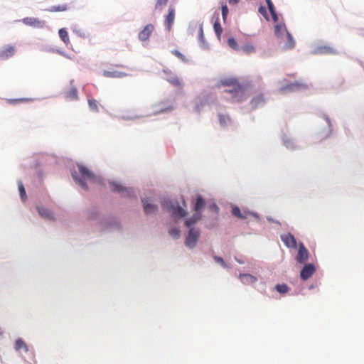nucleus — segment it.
<instances>
[{
	"mask_svg": "<svg viewBox=\"0 0 364 364\" xmlns=\"http://www.w3.org/2000/svg\"><path fill=\"white\" fill-rule=\"evenodd\" d=\"M18 186L21 197L23 200H25L26 198V193L24 186L21 182H18Z\"/></svg>",
	"mask_w": 364,
	"mask_h": 364,
	"instance_id": "473e14b6",
	"label": "nucleus"
},
{
	"mask_svg": "<svg viewBox=\"0 0 364 364\" xmlns=\"http://www.w3.org/2000/svg\"><path fill=\"white\" fill-rule=\"evenodd\" d=\"M239 279L246 285L253 284L257 281V277L250 274H240Z\"/></svg>",
	"mask_w": 364,
	"mask_h": 364,
	"instance_id": "2eb2a0df",
	"label": "nucleus"
},
{
	"mask_svg": "<svg viewBox=\"0 0 364 364\" xmlns=\"http://www.w3.org/2000/svg\"><path fill=\"white\" fill-rule=\"evenodd\" d=\"M218 117H219L220 124L223 127L226 126L230 122V119L228 116H225L223 114H219Z\"/></svg>",
	"mask_w": 364,
	"mask_h": 364,
	"instance_id": "c85d7f7f",
	"label": "nucleus"
},
{
	"mask_svg": "<svg viewBox=\"0 0 364 364\" xmlns=\"http://www.w3.org/2000/svg\"><path fill=\"white\" fill-rule=\"evenodd\" d=\"M319 52L321 53H328V54H337V51L333 48H331V47H327V46H324V47H321L319 48Z\"/></svg>",
	"mask_w": 364,
	"mask_h": 364,
	"instance_id": "bb28decb",
	"label": "nucleus"
},
{
	"mask_svg": "<svg viewBox=\"0 0 364 364\" xmlns=\"http://www.w3.org/2000/svg\"><path fill=\"white\" fill-rule=\"evenodd\" d=\"M59 36L60 39L65 43L66 45L70 43V38L67 31L65 28H60L58 31Z\"/></svg>",
	"mask_w": 364,
	"mask_h": 364,
	"instance_id": "5701e85b",
	"label": "nucleus"
},
{
	"mask_svg": "<svg viewBox=\"0 0 364 364\" xmlns=\"http://www.w3.org/2000/svg\"><path fill=\"white\" fill-rule=\"evenodd\" d=\"M23 24L37 28H42L45 26V21L35 17H26L22 20Z\"/></svg>",
	"mask_w": 364,
	"mask_h": 364,
	"instance_id": "0eeeda50",
	"label": "nucleus"
},
{
	"mask_svg": "<svg viewBox=\"0 0 364 364\" xmlns=\"http://www.w3.org/2000/svg\"><path fill=\"white\" fill-rule=\"evenodd\" d=\"M172 53L176 56L178 58H179L180 60H181L183 62H186L187 61V59L185 57L184 55H183L181 52H179L178 50H174L172 51Z\"/></svg>",
	"mask_w": 364,
	"mask_h": 364,
	"instance_id": "c9c22d12",
	"label": "nucleus"
},
{
	"mask_svg": "<svg viewBox=\"0 0 364 364\" xmlns=\"http://www.w3.org/2000/svg\"><path fill=\"white\" fill-rule=\"evenodd\" d=\"M283 39L285 41L284 46L285 49H291L294 47V40L289 32L285 34V36Z\"/></svg>",
	"mask_w": 364,
	"mask_h": 364,
	"instance_id": "aec40b11",
	"label": "nucleus"
},
{
	"mask_svg": "<svg viewBox=\"0 0 364 364\" xmlns=\"http://www.w3.org/2000/svg\"><path fill=\"white\" fill-rule=\"evenodd\" d=\"M104 76L107 77H122L125 75L124 73L119 72V71H108L106 70L104 72Z\"/></svg>",
	"mask_w": 364,
	"mask_h": 364,
	"instance_id": "393cba45",
	"label": "nucleus"
},
{
	"mask_svg": "<svg viewBox=\"0 0 364 364\" xmlns=\"http://www.w3.org/2000/svg\"><path fill=\"white\" fill-rule=\"evenodd\" d=\"M287 33H288V31L284 24H277L275 26V34L277 37L283 39Z\"/></svg>",
	"mask_w": 364,
	"mask_h": 364,
	"instance_id": "6ab92c4d",
	"label": "nucleus"
},
{
	"mask_svg": "<svg viewBox=\"0 0 364 364\" xmlns=\"http://www.w3.org/2000/svg\"><path fill=\"white\" fill-rule=\"evenodd\" d=\"M67 10V6L66 5H61L58 6H53L51 11H64Z\"/></svg>",
	"mask_w": 364,
	"mask_h": 364,
	"instance_id": "ea45409f",
	"label": "nucleus"
},
{
	"mask_svg": "<svg viewBox=\"0 0 364 364\" xmlns=\"http://www.w3.org/2000/svg\"><path fill=\"white\" fill-rule=\"evenodd\" d=\"M276 224L281 225V223L279 222H276Z\"/></svg>",
	"mask_w": 364,
	"mask_h": 364,
	"instance_id": "8fccbe9b",
	"label": "nucleus"
},
{
	"mask_svg": "<svg viewBox=\"0 0 364 364\" xmlns=\"http://www.w3.org/2000/svg\"><path fill=\"white\" fill-rule=\"evenodd\" d=\"M168 82H170L172 85L175 86H180L181 85V81L177 77H172L167 80Z\"/></svg>",
	"mask_w": 364,
	"mask_h": 364,
	"instance_id": "4c0bfd02",
	"label": "nucleus"
},
{
	"mask_svg": "<svg viewBox=\"0 0 364 364\" xmlns=\"http://www.w3.org/2000/svg\"><path fill=\"white\" fill-rule=\"evenodd\" d=\"M88 105H89V107L91 110L96 112H98L97 103L95 99L89 98L88 99Z\"/></svg>",
	"mask_w": 364,
	"mask_h": 364,
	"instance_id": "c756f323",
	"label": "nucleus"
},
{
	"mask_svg": "<svg viewBox=\"0 0 364 364\" xmlns=\"http://www.w3.org/2000/svg\"><path fill=\"white\" fill-rule=\"evenodd\" d=\"M284 143L287 148H294V142L291 140H286L284 141Z\"/></svg>",
	"mask_w": 364,
	"mask_h": 364,
	"instance_id": "a18cd8bd",
	"label": "nucleus"
},
{
	"mask_svg": "<svg viewBox=\"0 0 364 364\" xmlns=\"http://www.w3.org/2000/svg\"><path fill=\"white\" fill-rule=\"evenodd\" d=\"M200 232L198 229H189V232L186 238V246L189 248H193L197 242Z\"/></svg>",
	"mask_w": 364,
	"mask_h": 364,
	"instance_id": "423d86ee",
	"label": "nucleus"
},
{
	"mask_svg": "<svg viewBox=\"0 0 364 364\" xmlns=\"http://www.w3.org/2000/svg\"><path fill=\"white\" fill-rule=\"evenodd\" d=\"M31 100L29 98L10 99V100H9V102L11 105H16L19 102H29Z\"/></svg>",
	"mask_w": 364,
	"mask_h": 364,
	"instance_id": "72a5a7b5",
	"label": "nucleus"
},
{
	"mask_svg": "<svg viewBox=\"0 0 364 364\" xmlns=\"http://www.w3.org/2000/svg\"><path fill=\"white\" fill-rule=\"evenodd\" d=\"M218 86H225L229 87V89L225 90V92L230 94L231 96L230 97H227V99L233 102L238 101L239 98L243 95L244 92L242 87L235 79L233 78H228L220 80Z\"/></svg>",
	"mask_w": 364,
	"mask_h": 364,
	"instance_id": "f257e3e1",
	"label": "nucleus"
},
{
	"mask_svg": "<svg viewBox=\"0 0 364 364\" xmlns=\"http://www.w3.org/2000/svg\"><path fill=\"white\" fill-rule=\"evenodd\" d=\"M168 0H157L156 5H155V9L161 11L164 6L166 5Z\"/></svg>",
	"mask_w": 364,
	"mask_h": 364,
	"instance_id": "2f4dec72",
	"label": "nucleus"
},
{
	"mask_svg": "<svg viewBox=\"0 0 364 364\" xmlns=\"http://www.w3.org/2000/svg\"><path fill=\"white\" fill-rule=\"evenodd\" d=\"M205 202L200 196H198L194 205L195 213L185 221V225L187 227L195 225L198 221L201 219V212L205 208Z\"/></svg>",
	"mask_w": 364,
	"mask_h": 364,
	"instance_id": "7ed1b4c3",
	"label": "nucleus"
},
{
	"mask_svg": "<svg viewBox=\"0 0 364 364\" xmlns=\"http://www.w3.org/2000/svg\"><path fill=\"white\" fill-rule=\"evenodd\" d=\"M164 102L161 104V105H163ZM173 109V106L171 103H169L168 105L161 106L158 112H170Z\"/></svg>",
	"mask_w": 364,
	"mask_h": 364,
	"instance_id": "7c9ffc66",
	"label": "nucleus"
},
{
	"mask_svg": "<svg viewBox=\"0 0 364 364\" xmlns=\"http://www.w3.org/2000/svg\"><path fill=\"white\" fill-rule=\"evenodd\" d=\"M142 203H143L144 212L146 214L154 213L157 210V207L156 205L149 203V200L146 199L142 200Z\"/></svg>",
	"mask_w": 364,
	"mask_h": 364,
	"instance_id": "a211bd4d",
	"label": "nucleus"
},
{
	"mask_svg": "<svg viewBox=\"0 0 364 364\" xmlns=\"http://www.w3.org/2000/svg\"><path fill=\"white\" fill-rule=\"evenodd\" d=\"M38 211L40 215L46 220H53L54 215L51 210L44 207H38Z\"/></svg>",
	"mask_w": 364,
	"mask_h": 364,
	"instance_id": "dca6fc26",
	"label": "nucleus"
},
{
	"mask_svg": "<svg viewBox=\"0 0 364 364\" xmlns=\"http://www.w3.org/2000/svg\"><path fill=\"white\" fill-rule=\"evenodd\" d=\"M77 167L81 177L78 178L73 173L72 174L73 177L83 189L87 190V186L86 184V181H87L90 182H95L96 181V176L86 166L82 164H78Z\"/></svg>",
	"mask_w": 364,
	"mask_h": 364,
	"instance_id": "f03ea898",
	"label": "nucleus"
},
{
	"mask_svg": "<svg viewBox=\"0 0 364 364\" xmlns=\"http://www.w3.org/2000/svg\"><path fill=\"white\" fill-rule=\"evenodd\" d=\"M15 348L17 350H22V349L24 350L25 351L28 350V348H27L26 344L21 339H18L16 341Z\"/></svg>",
	"mask_w": 364,
	"mask_h": 364,
	"instance_id": "a878e982",
	"label": "nucleus"
},
{
	"mask_svg": "<svg viewBox=\"0 0 364 364\" xmlns=\"http://www.w3.org/2000/svg\"><path fill=\"white\" fill-rule=\"evenodd\" d=\"M275 289L280 294H285V293L288 292V291L289 289V287L285 284H277L275 286Z\"/></svg>",
	"mask_w": 364,
	"mask_h": 364,
	"instance_id": "cd10ccee",
	"label": "nucleus"
},
{
	"mask_svg": "<svg viewBox=\"0 0 364 364\" xmlns=\"http://www.w3.org/2000/svg\"><path fill=\"white\" fill-rule=\"evenodd\" d=\"M111 186L112 191L122 193L124 196H131L133 193L132 188L123 187L116 183H111Z\"/></svg>",
	"mask_w": 364,
	"mask_h": 364,
	"instance_id": "f8f14e48",
	"label": "nucleus"
},
{
	"mask_svg": "<svg viewBox=\"0 0 364 364\" xmlns=\"http://www.w3.org/2000/svg\"><path fill=\"white\" fill-rule=\"evenodd\" d=\"M168 233L173 237L177 238L179 236L180 231L179 229H170Z\"/></svg>",
	"mask_w": 364,
	"mask_h": 364,
	"instance_id": "a19ab883",
	"label": "nucleus"
},
{
	"mask_svg": "<svg viewBox=\"0 0 364 364\" xmlns=\"http://www.w3.org/2000/svg\"><path fill=\"white\" fill-rule=\"evenodd\" d=\"M175 19V9L172 6L169 7L168 13L165 16L164 25L168 31H171Z\"/></svg>",
	"mask_w": 364,
	"mask_h": 364,
	"instance_id": "1a4fd4ad",
	"label": "nucleus"
},
{
	"mask_svg": "<svg viewBox=\"0 0 364 364\" xmlns=\"http://www.w3.org/2000/svg\"><path fill=\"white\" fill-rule=\"evenodd\" d=\"M308 259L309 252L304 247V245L302 243H301L299 245V251L296 257V259L299 263L303 264L306 262L308 260Z\"/></svg>",
	"mask_w": 364,
	"mask_h": 364,
	"instance_id": "9d476101",
	"label": "nucleus"
},
{
	"mask_svg": "<svg viewBox=\"0 0 364 364\" xmlns=\"http://www.w3.org/2000/svg\"><path fill=\"white\" fill-rule=\"evenodd\" d=\"M264 102L265 100L263 95H258L251 100L250 103L252 108L255 109L258 107L260 105H263Z\"/></svg>",
	"mask_w": 364,
	"mask_h": 364,
	"instance_id": "412c9836",
	"label": "nucleus"
},
{
	"mask_svg": "<svg viewBox=\"0 0 364 364\" xmlns=\"http://www.w3.org/2000/svg\"><path fill=\"white\" fill-rule=\"evenodd\" d=\"M242 50L247 53V54H250V53H252L255 51V48L252 46L251 45H246L245 46L242 47Z\"/></svg>",
	"mask_w": 364,
	"mask_h": 364,
	"instance_id": "58836bf2",
	"label": "nucleus"
},
{
	"mask_svg": "<svg viewBox=\"0 0 364 364\" xmlns=\"http://www.w3.org/2000/svg\"><path fill=\"white\" fill-rule=\"evenodd\" d=\"M304 87L305 85L302 83L293 82L285 85L281 90L284 92L287 91L293 92Z\"/></svg>",
	"mask_w": 364,
	"mask_h": 364,
	"instance_id": "f3484780",
	"label": "nucleus"
},
{
	"mask_svg": "<svg viewBox=\"0 0 364 364\" xmlns=\"http://www.w3.org/2000/svg\"><path fill=\"white\" fill-rule=\"evenodd\" d=\"M269 12L271 13V15L272 16V18L274 20V21H278V16L276 14V11L274 9V8H272V9H269Z\"/></svg>",
	"mask_w": 364,
	"mask_h": 364,
	"instance_id": "c03bdc74",
	"label": "nucleus"
},
{
	"mask_svg": "<svg viewBox=\"0 0 364 364\" xmlns=\"http://www.w3.org/2000/svg\"><path fill=\"white\" fill-rule=\"evenodd\" d=\"M239 1L240 0H229V3L235 4H237L239 2Z\"/></svg>",
	"mask_w": 364,
	"mask_h": 364,
	"instance_id": "09e8293b",
	"label": "nucleus"
},
{
	"mask_svg": "<svg viewBox=\"0 0 364 364\" xmlns=\"http://www.w3.org/2000/svg\"><path fill=\"white\" fill-rule=\"evenodd\" d=\"M221 11L223 19L224 21H225L229 12L228 6L226 5H223L221 8Z\"/></svg>",
	"mask_w": 364,
	"mask_h": 364,
	"instance_id": "e433bc0d",
	"label": "nucleus"
},
{
	"mask_svg": "<svg viewBox=\"0 0 364 364\" xmlns=\"http://www.w3.org/2000/svg\"><path fill=\"white\" fill-rule=\"evenodd\" d=\"M214 260H215L216 262H218V263H219L220 264H221L223 267H226V264H225V262L224 259H223L222 257H218V256H215V257H214Z\"/></svg>",
	"mask_w": 364,
	"mask_h": 364,
	"instance_id": "37998d69",
	"label": "nucleus"
},
{
	"mask_svg": "<svg viewBox=\"0 0 364 364\" xmlns=\"http://www.w3.org/2000/svg\"><path fill=\"white\" fill-rule=\"evenodd\" d=\"M281 239L284 245L289 248H294L296 247V241L294 237L291 234L282 235Z\"/></svg>",
	"mask_w": 364,
	"mask_h": 364,
	"instance_id": "4468645a",
	"label": "nucleus"
},
{
	"mask_svg": "<svg viewBox=\"0 0 364 364\" xmlns=\"http://www.w3.org/2000/svg\"><path fill=\"white\" fill-rule=\"evenodd\" d=\"M258 11L260 14H262L266 19L268 20L267 13L266 8L263 6H261L258 9Z\"/></svg>",
	"mask_w": 364,
	"mask_h": 364,
	"instance_id": "79ce46f5",
	"label": "nucleus"
},
{
	"mask_svg": "<svg viewBox=\"0 0 364 364\" xmlns=\"http://www.w3.org/2000/svg\"><path fill=\"white\" fill-rule=\"evenodd\" d=\"M266 2L267 4L268 9L274 7L271 0H266Z\"/></svg>",
	"mask_w": 364,
	"mask_h": 364,
	"instance_id": "de8ad7c7",
	"label": "nucleus"
},
{
	"mask_svg": "<svg viewBox=\"0 0 364 364\" xmlns=\"http://www.w3.org/2000/svg\"><path fill=\"white\" fill-rule=\"evenodd\" d=\"M316 267L313 264H306L301 271L300 277L303 280H307L315 272Z\"/></svg>",
	"mask_w": 364,
	"mask_h": 364,
	"instance_id": "6e6552de",
	"label": "nucleus"
},
{
	"mask_svg": "<svg viewBox=\"0 0 364 364\" xmlns=\"http://www.w3.org/2000/svg\"><path fill=\"white\" fill-rule=\"evenodd\" d=\"M154 25L149 23V24H147L144 28L143 30H141L139 33V35H138V37H139V39L141 41H147L151 34L152 33V32L154 31Z\"/></svg>",
	"mask_w": 364,
	"mask_h": 364,
	"instance_id": "9b49d317",
	"label": "nucleus"
},
{
	"mask_svg": "<svg viewBox=\"0 0 364 364\" xmlns=\"http://www.w3.org/2000/svg\"><path fill=\"white\" fill-rule=\"evenodd\" d=\"M231 208L232 215L238 219L245 220L249 219L250 218H258L257 214L253 212L245 209H240L239 207L236 205H232Z\"/></svg>",
	"mask_w": 364,
	"mask_h": 364,
	"instance_id": "39448f33",
	"label": "nucleus"
},
{
	"mask_svg": "<svg viewBox=\"0 0 364 364\" xmlns=\"http://www.w3.org/2000/svg\"><path fill=\"white\" fill-rule=\"evenodd\" d=\"M65 97L67 100H77L78 95H77V90L76 87H73L65 92Z\"/></svg>",
	"mask_w": 364,
	"mask_h": 364,
	"instance_id": "4be33fe9",
	"label": "nucleus"
},
{
	"mask_svg": "<svg viewBox=\"0 0 364 364\" xmlns=\"http://www.w3.org/2000/svg\"><path fill=\"white\" fill-rule=\"evenodd\" d=\"M16 49L13 46H8L0 51V60H6L15 54Z\"/></svg>",
	"mask_w": 364,
	"mask_h": 364,
	"instance_id": "ddd939ff",
	"label": "nucleus"
},
{
	"mask_svg": "<svg viewBox=\"0 0 364 364\" xmlns=\"http://www.w3.org/2000/svg\"><path fill=\"white\" fill-rule=\"evenodd\" d=\"M213 28H214V31H215L218 38H220V36L222 34V32H223V28H222V27L220 26V23L219 22L218 15L217 16L216 20L214 22Z\"/></svg>",
	"mask_w": 364,
	"mask_h": 364,
	"instance_id": "b1692460",
	"label": "nucleus"
},
{
	"mask_svg": "<svg viewBox=\"0 0 364 364\" xmlns=\"http://www.w3.org/2000/svg\"><path fill=\"white\" fill-rule=\"evenodd\" d=\"M228 45L232 49H235V50L238 49L237 43L233 38H230L228 40Z\"/></svg>",
	"mask_w": 364,
	"mask_h": 364,
	"instance_id": "f704fd0d",
	"label": "nucleus"
},
{
	"mask_svg": "<svg viewBox=\"0 0 364 364\" xmlns=\"http://www.w3.org/2000/svg\"><path fill=\"white\" fill-rule=\"evenodd\" d=\"M164 208L171 212V215L175 218H182L187 214L186 211L178 204L175 205L171 201L164 200L162 204Z\"/></svg>",
	"mask_w": 364,
	"mask_h": 364,
	"instance_id": "20e7f679",
	"label": "nucleus"
},
{
	"mask_svg": "<svg viewBox=\"0 0 364 364\" xmlns=\"http://www.w3.org/2000/svg\"><path fill=\"white\" fill-rule=\"evenodd\" d=\"M266 2L267 4L268 9L274 7L271 0H266Z\"/></svg>",
	"mask_w": 364,
	"mask_h": 364,
	"instance_id": "49530a36",
	"label": "nucleus"
}]
</instances>
